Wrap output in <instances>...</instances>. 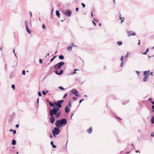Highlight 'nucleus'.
<instances>
[{
	"mask_svg": "<svg viewBox=\"0 0 154 154\" xmlns=\"http://www.w3.org/2000/svg\"><path fill=\"white\" fill-rule=\"evenodd\" d=\"M56 15L58 17H60V13L57 10L56 11Z\"/></svg>",
	"mask_w": 154,
	"mask_h": 154,
	"instance_id": "obj_15",
	"label": "nucleus"
},
{
	"mask_svg": "<svg viewBox=\"0 0 154 154\" xmlns=\"http://www.w3.org/2000/svg\"><path fill=\"white\" fill-rule=\"evenodd\" d=\"M123 62H122L121 64H120V66L121 67H122V66H123Z\"/></svg>",
	"mask_w": 154,
	"mask_h": 154,
	"instance_id": "obj_39",
	"label": "nucleus"
},
{
	"mask_svg": "<svg viewBox=\"0 0 154 154\" xmlns=\"http://www.w3.org/2000/svg\"><path fill=\"white\" fill-rule=\"evenodd\" d=\"M152 108L153 109H154V105H153L152 106Z\"/></svg>",
	"mask_w": 154,
	"mask_h": 154,
	"instance_id": "obj_57",
	"label": "nucleus"
},
{
	"mask_svg": "<svg viewBox=\"0 0 154 154\" xmlns=\"http://www.w3.org/2000/svg\"><path fill=\"white\" fill-rule=\"evenodd\" d=\"M136 72L137 73V75H139V73H140V72H139V71H136Z\"/></svg>",
	"mask_w": 154,
	"mask_h": 154,
	"instance_id": "obj_42",
	"label": "nucleus"
},
{
	"mask_svg": "<svg viewBox=\"0 0 154 154\" xmlns=\"http://www.w3.org/2000/svg\"><path fill=\"white\" fill-rule=\"evenodd\" d=\"M119 19L121 20V23H122L123 22L124 20V17H121V14L120 13H119Z\"/></svg>",
	"mask_w": 154,
	"mask_h": 154,
	"instance_id": "obj_13",
	"label": "nucleus"
},
{
	"mask_svg": "<svg viewBox=\"0 0 154 154\" xmlns=\"http://www.w3.org/2000/svg\"><path fill=\"white\" fill-rule=\"evenodd\" d=\"M58 101H59V103L61 104V103H63L64 100H58Z\"/></svg>",
	"mask_w": 154,
	"mask_h": 154,
	"instance_id": "obj_27",
	"label": "nucleus"
},
{
	"mask_svg": "<svg viewBox=\"0 0 154 154\" xmlns=\"http://www.w3.org/2000/svg\"><path fill=\"white\" fill-rule=\"evenodd\" d=\"M50 137L51 138H52L53 137V136L52 135H50Z\"/></svg>",
	"mask_w": 154,
	"mask_h": 154,
	"instance_id": "obj_54",
	"label": "nucleus"
},
{
	"mask_svg": "<svg viewBox=\"0 0 154 154\" xmlns=\"http://www.w3.org/2000/svg\"><path fill=\"white\" fill-rule=\"evenodd\" d=\"M11 87L12 88L14 89H15V85H14L13 84L12 85Z\"/></svg>",
	"mask_w": 154,
	"mask_h": 154,
	"instance_id": "obj_31",
	"label": "nucleus"
},
{
	"mask_svg": "<svg viewBox=\"0 0 154 154\" xmlns=\"http://www.w3.org/2000/svg\"><path fill=\"white\" fill-rule=\"evenodd\" d=\"M54 72L56 74L58 75L59 72H58V71L57 70H55L54 71Z\"/></svg>",
	"mask_w": 154,
	"mask_h": 154,
	"instance_id": "obj_35",
	"label": "nucleus"
},
{
	"mask_svg": "<svg viewBox=\"0 0 154 154\" xmlns=\"http://www.w3.org/2000/svg\"><path fill=\"white\" fill-rule=\"evenodd\" d=\"M10 131H13V130L12 129H10Z\"/></svg>",
	"mask_w": 154,
	"mask_h": 154,
	"instance_id": "obj_63",
	"label": "nucleus"
},
{
	"mask_svg": "<svg viewBox=\"0 0 154 154\" xmlns=\"http://www.w3.org/2000/svg\"><path fill=\"white\" fill-rule=\"evenodd\" d=\"M147 52H146V51L145 52H144L143 53V54H144V55H146V54Z\"/></svg>",
	"mask_w": 154,
	"mask_h": 154,
	"instance_id": "obj_46",
	"label": "nucleus"
},
{
	"mask_svg": "<svg viewBox=\"0 0 154 154\" xmlns=\"http://www.w3.org/2000/svg\"><path fill=\"white\" fill-rule=\"evenodd\" d=\"M59 128V127H55L54 129L52 130V132H54V133L57 134V135L59 134L60 132Z\"/></svg>",
	"mask_w": 154,
	"mask_h": 154,
	"instance_id": "obj_5",
	"label": "nucleus"
},
{
	"mask_svg": "<svg viewBox=\"0 0 154 154\" xmlns=\"http://www.w3.org/2000/svg\"><path fill=\"white\" fill-rule=\"evenodd\" d=\"M48 91H47V92H45V91H42V93L43 94H44V95H45L46 94H47V93H48Z\"/></svg>",
	"mask_w": 154,
	"mask_h": 154,
	"instance_id": "obj_24",
	"label": "nucleus"
},
{
	"mask_svg": "<svg viewBox=\"0 0 154 154\" xmlns=\"http://www.w3.org/2000/svg\"><path fill=\"white\" fill-rule=\"evenodd\" d=\"M49 104L51 107H53L55 106V105H54V104L52 103L51 102H49Z\"/></svg>",
	"mask_w": 154,
	"mask_h": 154,
	"instance_id": "obj_20",
	"label": "nucleus"
},
{
	"mask_svg": "<svg viewBox=\"0 0 154 154\" xmlns=\"http://www.w3.org/2000/svg\"><path fill=\"white\" fill-rule=\"evenodd\" d=\"M78 70V69H74V71L72 73H71V74L73 75V74H75L76 73V71H77V70Z\"/></svg>",
	"mask_w": 154,
	"mask_h": 154,
	"instance_id": "obj_23",
	"label": "nucleus"
},
{
	"mask_svg": "<svg viewBox=\"0 0 154 154\" xmlns=\"http://www.w3.org/2000/svg\"><path fill=\"white\" fill-rule=\"evenodd\" d=\"M39 63H42V59H39Z\"/></svg>",
	"mask_w": 154,
	"mask_h": 154,
	"instance_id": "obj_32",
	"label": "nucleus"
},
{
	"mask_svg": "<svg viewBox=\"0 0 154 154\" xmlns=\"http://www.w3.org/2000/svg\"><path fill=\"white\" fill-rule=\"evenodd\" d=\"M150 74L152 75V76H153V72H150Z\"/></svg>",
	"mask_w": 154,
	"mask_h": 154,
	"instance_id": "obj_52",
	"label": "nucleus"
},
{
	"mask_svg": "<svg viewBox=\"0 0 154 154\" xmlns=\"http://www.w3.org/2000/svg\"><path fill=\"white\" fill-rule=\"evenodd\" d=\"M55 121L54 117L53 116L51 117L50 119V121L51 123L53 124L54 123Z\"/></svg>",
	"mask_w": 154,
	"mask_h": 154,
	"instance_id": "obj_12",
	"label": "nucleus"
},
{
	"mask_svg": "<svg viewBox=\"0 0 154 154\" xmlns=\"http://www.w3.org/2000/svg\"><path fill=\"white\" fill-rule=\"evenodd\" d=\"M71 92L73 94L75 95L76 96H79V95L78 94V91L75 89H73L71 90Z\"/></svg>",
	"mask_w": 154,
	"mask_h": 154,
	"instance_id": "obj_7",
	"label": "nucleus"
},
{
	"mask_svg": "<svg viewBox=\"0 0 154 154\" xmlns=\"http://www.w3.org/2000/svg\"><path fill=\"white\" fill-rule=\"evenodd\" d=\"M60 109L56 107H54L52 109L50 110V114L51 117L53 116L54 115H55V118H58L61 114V112H58Z\"/></svg>",
	"mask_w": 154,
	"mask_h": 154,
	"instance_id": "obj_1",
	"label": "nucleus"
},
{
	"mask_svg": "<svg viewBox=\"0 0 154 154\" xmlns=\"http://www.w3.org/2000/svg\"><path fill=\"white\" fill-rule=\"evenodd\" d=\"M53 133V136H54V137L55 138H56V135H57V134H55L54 133V132L53 133Z\"/></svg>",
	"mask_w": 154,
	"mask_h": 154,
	"instance_id": "obj_38",
	"label": "nucleus"
},
{
	"mask_svg": "<svg viewBox=\"0 0 154 154\" xmlns=\"http://www.w3.org/2000/svg\"><path fill=\"white\" fill-rule=\"evenodd\" d=\"M56 56H55L53 58H51L50 60V62H52L56 58Z\"/></svg>",
	"mask_w": 154,
	"mask_h": 154,
	"instance_id": "obj_26",
	"label": "nucleus"
},
{
	"mask_svg": "<svg viewBox=\"0 0 154 154\" xmlns=\"http://www.w3.org/2000/svg\"><path fill=\"white\" fill-rule=\"evenodd\" d=\"M67 96V94L66 93L65 94L63 97V98Z\"/></svg>",
	"mask_w": 154,
	"mask_h": 154,
	"instance_id": "obj_40",
	"label": "nucleus"
},
{
	"mask_svg": "<svg viewBox=\"0 0 154 154\" xmlns=\"http://www.w3.org/2000/svg\"><path fill=\"white\" fill-rule=\"evenodd\" d=\"M92 127H90L89 129H88L87 131L88 132L89 134H90L92 131Z\"/></svg>",
	"mask_w": 154,
	"mask_h": 154,
	"instance_id": "obj_19",
	"label": "nucleus"
},
{
	"mask_svg": "<svg viewBox=\"0 0 154 154\" xmlns=\"http://www.w3.org/2000/svg\"><path fill=\"white\" fill-rule=\"evenodd\" d=\"M73 114H72L71 115V116L70 117H71V119H72V116H73Z\"/></svg>",
	"mask_w": 154,
	"mask_h": 154,
	"instance_id": "obj_56",
	"label": "nucleus"
},
{
	"mask_svg": "<svg viewBox=\"0 0 154 154\" xmlns=\"http://www.w3.org/2000/svg\"><path fill=\"white\" fill-rule=\"evenodd\" d=\"M29 14H30V16H31V17H32V12H29Z\"/></svg>",
	"mask_w": 154,
	"mask_h": 154,
	"instance_id": "obj_48",
	"label": "nucleus"
},
{
	"mask_svg": "<svg viewBox=\"0 0 154 154\" xmlns=\"http://www.w3.org/2000/svg\"><path fill=\"white\" fill-rule=\"evenodd\" d=\"M149 71V70L147 71H145L143 72V75H145L144 78L143 79V82H146L148 79L149 76V74H148V72Z\"/></svg>",
	"mask_w": 154,
	"mask_h": 154,
	"instance_id": "obj_4",
	"label": "nucleus"
},
{
	"mask_svg": "<svg viewBox=\"0 0 154 154\" xmlns=\"http://www.w3.org/2000/svg\"><path fill=\"white\" fill-rule=\"evenodd\" d=\"M63 70H61L60 72H59L58 75H60L63 73Z\"/></svg>",
	"mask_w": 154,
	"mask_h": 154,
	"instance_id": "obj_25",
	"label": "nucleus"
},
{
	"mask_svg": "<svg viewBox=\"0 0 154 154\" xmlns=\"http://www.w3.org/2000/svg\"><path fill=\"white\" fill-rule=\"evenodd\" d=\"M64 14L68 17H70L72 14L71 11L69 10H66L64 13Z\"/></svg>",
	"mask_w": 154,
	"mask_h": 154,
	"instance_id": "obj_6",
	"label": "nucleus"
},
{
	"mask_svg": "<svg viewBox=\"0 0 154 154\" xmlns=\"http://www.w3.org/2000/svg\"><path fill=\"white\" fill-rule=\"evenodd\" d=\"M79 9V8H76V11H78Z\"/></svg>",
	"mask_w": 154,
	"mask_h": 154,
	"instance_id": "obj_53",
	"label": "nucleus"
},
{
	"mask_svg": "<svg viewBox=\"0 0 154 154\" xmlns=\"http://www.w3.org/2000/svg\"><path fill=\"white\" fill-rule=\"evenodd\" d=\"M25 26H26V28L27 31L29 33L31 34V32L29 30V29L28 27V26H27V23H25Z\"/></svg>",
	"mask_w": 154,
	"mask_h": 154,
	"instance_id": "obj_14",
	"label": "nucleus"
},
{
	"mask_svg": "<svg viewBox=\"0 0 154 154\" xmlns=\"http://www.w3.org/2000/svg\"><path fill=\"white\" fill-rule=\"evenodd\" d=\"M68 105L69 106H71V102H69V103Z\"/></svg>",
	"mask_w": 154,
	"mask_h": 154,
	"instance_id": "obj_41",
	"label": "nucleus"
},
{
	"mask_svg": "<svg viewBox=\"0 0 154 154\" xmlns=\"http://www.w3.org/2000/svg\"><path fill=\"white\" fill-rule=\"evenodd\" d=\"M64 63L62 62H60L56 64L54 66V68L55 69H60L61 67L63 65Z\"/></svg>",
	"mask_w": 154,
	"mask_h": 154,
	"instance_id": "obj_3",
	"label": "nucleus"
},
{
	"mask_svg": "<svg viewBox=\"0 0 154 154\" xmlns=\"http://www.w3.org/2000/svg\"><path fill=\"white\" fill-rule=\"evenodd\" d=\"M146 52H148L149 51V49L148 48H147L146 50Z\"/></svg>",
	"mask_w": 154,
	"mask_h": 154,
	"instance_id": "obj_44",
	"label": "nucleus"
},
{
	"mask_svg": "<svg viewBox=\"0 0 154 154\" xmlns=\"http://www.w3.org/2000/svg\"><path fill=\"white\" fill-rule=\"evenodd\" d=\"M131 31H127V32L128 33V37H130L131 36V35H136V34L135 33L133 32L131 33Z\"/></svg>",
	"mask_w": 154,
	"mask_h": 154,
	"instance_id": "obj_9",
	"label": "nucleus"
},
{
	"mask_svg": "<svg viewBox=\"0 0 154 154\" xmlns=\"http://www.w3.org/2000/svg\"><path fill=\"white\" fill-rule=\"evenodd\" d=\"M67 123V120L65 119H63L60 120H58L56 121L55 125L58 127H61L65 125Z\"/></svg>",
	"mask_w": 154,
	"mask_h": 154,
	"instance_id": "obj_2",
	"label": "nucleus"
},
{
	"mask_svg": "<svg viewBox=\"0 0 154 154\" xmlns=\"http://www.w3.org/2000/svg\"><path fill=\"white\" fill-rule=\"evenodd\" d=\"M54 104L58 107H57L59 109L62 107V105L59 103L58 101L57 102H55Z\"/></svg>",
	"mask_w": 154,
	"mask_h": 154,
	"instance_id": "obj_10",
	"label": "nucleus"
},
{
	"mask_svg": "<svg viewBox=\"0 0 154 154\" xmlns=\"http://www.w3.org/2000/svg\"><path fill=\"white\" fill-rule=\"evenodd\" d=\"M59 88L60 89H61V90H64L65 89H64V88L63 87H60H60H59Z\"/></svg>",
	"mask_w": 154,
	"mask_h": 154,
	"instance_id": "obj_28",
	"label": "nucleus"
},
{
	"mask_svg": "<svg viewBox=\"0 0 154 154\" xmlns=\"http://www.w3.org/2000/svg\"><path fill=\"white\" fill-rule=\"evenodd\" d=\"M70 111V109L68 107L66 106L65 108V112L66 113H69Z\"/></svg>",
	"mask_w": 154,
	"mask_h": 154,
	"instance_id": "obj_11",
	"label": "nucleus"
},
{
	"mask_svg": "<svg viewBox=\"0 0 154 154\" xmlns=\"http://www.w3.org/2000/svg\"><path fill=\"white\" fill-rule=\"evenodd\" d=\"M151 103L152 104L154 105V101L151 102Z\"/></svg>",
	"mask_w": 154,
	"mask_h": 154,
	"instance_id": "obj_59",
	"label": "nucleus"
},
{
	"mask_svg": "<svg viewBox=\"0 0 154 154\" xmlns=\"http://www.w3.org/2000/svg\"><path fill=\"white\" fill-rule=\"evenodd\" d=\"M70 45L71 46H68L67 48V50L69 51H72V48L73 46H75L74 45L73 43H72Z\"/></svg>",
	"mask_w": 154,
	"mask_h": 154,
	"instance_id": "obj_8",
	"label": "nucleus"
},
{
	"mask_svg": "<svg viewBox=\"0 0 154 154\" xmlns=\"http://www.w3.org/2000/svg\"><path fill=\"white\" fill-rule=\"evenodd\" d=\"M42 28L44 29L45 28V26L44 24H43L42 25Z\"/></svg>",
	"mask_w": 154,
	"mask_h": 154,
	"instance_id": "obj_34",
	"label": "nucleus"
},
{
	"mask_svg": "<svg viewBox=\"0 0 154 154\" xmlns=\"http://www.w3.org/2000/svg\"><path fill=\"white\" fill-rule=\"evenodd\" d=\"M151 122L152 124H153L154 123V117H153L151 120Z\"/></svg>",
	"mask_w": 154,
	"mask_h": 154,
	"instance_id": "obj_21",
	"label": "nucleus"
},
{
	"mask_svg": "<svg viewBox=\"0 0 154 154\" xmlns=\"http://www.w3.org/2000/svg\"><path fill=\"white\" fill-rule=\"evenodd\" d=\"M93 13H92V12H91V16L93 17Z\"/></svg>",
	"mask_w": 154,
	"mask_h": 154,
	"instance_id": "obj_60",
	"label": "nucleus"
},
{
	"mask_svg": "<svg viewBox=\"0 0 154 154\" xmlns=\"http://www.w3.org/2000/svg\"><path fill=\"white\" fill-rule=\"evenodd\" d=\"M128 56V53L127 52L125 56V58L127 57Z\"/></svg>",
	"mask_w": 154,
	"mask_h": 154,
	"instance_id": "obj_36",
	"label": "nucleus"
},
{
	"mask_svg": "<svg viewBox=\"0 0 154 154\" xmlns=\"http://www.w3.org/2000/svg\"><path fill=\"white\" fill-rule=\"evenodd\" d=\"M99 26H101V23H99Z\"/></svg>",
	"mask_w": 154,
	"mask_h": 154,
	"instance_id": "obj_62",
	"label": "nucleus"
},
{
	"mask_svg": "<svg viewBox=\"0 0 154 154\" xmlns=\"http://www.w3.org/2000/svg\"><path fill=\"white\" fill-rule=\"evenodd\" d=\"M83 100H83V99H82L81 100L79 101V103H81L82 102V101H83Z\"/></svg>",
	"mask_w": 154,
	"mask_h": 154,
	"instance_id": "obj_43",
	"label": "nucleus"
},
{
	"mask_svg": "<svg viewBox=\"0 0 154 154\" xmlns=\"http://www.w3.org/2000/svg\"><path fill=\"white\" fill-rule=\"evenodd\" d=\"M38 100H39V99H38V98L37 99V102L38 103V102H39Z\"/></svg>",
	"mask_w": 154,
	"mask_h": 154,
	"instance_id": "obj_64",
	"label": "nucleus"
},
{
	"mask_svg": "<svg viewBox=\"0 0 154 154\" xmlns=\"http://www.w3.org/2000/svg\"><path fill=\"white\" fill-rule=\"evenodd\" d=\"M92 22L93 23V24H94V26L96 25V23H95V22L94 21H92Z\"/></svg>",
	"mask_w": 154,
	"mask_h": 154,
	"instance_id": "obj_51",
	"label": "nucleus"
},
{
	"mask_svg": "<svg viewBox=\"0 0 154 154\" xmlns=\"http://www.w3.org/2000/svg\"><path fill=\"white\" fill-rule=\"evenodd\" d=\"M59 59L60 60H63V59L64 58V57L62 55H59Z\"/></svg>",
	"mask_w": 154,
	"mask_h": 154,
	"instance_id": "obj_18",
	"label": "nucleus"
},
{
	"mask_svg": "<svg viewBox=\"0 0 154 154\" xmlns=\"http://www.w3.org/2000/svg\"><path fill=\"white\" fill-rule=\"evenodd\" d=\"M38 95L39 96H42V94L40 92H38Z\"/></svg>",
	"mask_w": 154,
	"mask_h": 154,
	"instance_id": "obj_30",
	"label": "nucleus"
},
{
	"mask_svg": "<svg viewBox=\"0 0 154 154\" xmlns=\"http://www.w3.org/2000/svg\"><path fill=\"white\" fill-rule=\"evenodd\" d=\"M123 57H124L123 56H122L120 58V60L122 61V62H123Z\"/></svg>",
	"mask_w": 154,
	"mask_h": 154,
	"instance_id": "obj_37",
	"label": "nucleus"
},
{
	"mask_svg": "<svg viewBox=\"0 0 154 154\" xmlns=\"http://www.w3.org/2000/svg\"><path fill=\"white\" fill-rule=\"evenodd\" d=\"M16 143V140L13 139L12 141V144L13 145H15Z\"/></svg>",
	"mask_w": 154,
	"mask_h": 154,
	"instance_id": "obj_17",
	"label": "nucleus"
},
{
	"mask_svg": "<svg viewBox=\"0 0 154 154\" xmlns=\"http://www.w3.org/2000/svg\"><path fill=\"white\" fill-rule=\"evenodd\" d=\"M117 43L119 46L121 45L122 44V42L121 41L118 42Z\"/></svg>",
	"mask_w": 154,
	"mask_h": 154,
	"instance_id": "obj_22",
	"label": "nucleus"
},
{
	"mask_svg": "<svg viewBox=\"0 0 154 154\" xmlns=\"http://www.w3.org/2000/svg\"><path fill=\"white\" fill-rule=\"evenodd\" d=\"M26 74L25 71V70H23L22 71V74L23 75H25Z\"/></svg>",
	"mask_w": 154,
	"mask_h": 154,
	"instance_id": "obj_33",
	"label": "nucleus"
},
{
	"mask_svg": "<svg viewBox=\"0 0 154 154\" xmlns=\"http://www.w3.org/2000/svg\"><path fill=\"white\" fill-rule=\"evenodd\" d=\"M114 2V4L115 5V3H116V2H115V0H113Z\"/></svg>",
	"mask_w": 154,
	"mask_h": 154,
	"instance_id": "obj_61",
	"label": "nucleus"
},
{
	"mask_svg": "<svg viewBox=\"0 0 154 154\" xmlns=\"http://www.w3.org/2000/svg\"><path fill=\"white\" fill-rule=\"evenodd\" d=\"M72 99L75 100H77V98L76 97H74Z\"/></svg>",
	"mask_w": 154,
	"mask_h": 154,
	"instance_id": "obj_45",
	"label": "nucleus"
},
{
	"mask_svg": "<svg viewBox=\"0 0 154 154\" xmlns=\"http://www.w3.org/2000/svg\"><path fill=\"white\" fill-rule=\"evenodd\" d=\"M148 100H149V101H151L152 100V98H149Z\"/></svg>",
	"mask_w": 154,
	"mask_h": 154,
	"instance_id": "obj_55",
	"label": "nucleus"
},
{
	"mask_svg": "<svg viewBox=\"0 0 154 154\" xmlns=\"http://www.w3.org/2000/svg\"><path fill=\"white\" fill-rule=\"evenodd\" d=\"M81 5H82V6L83 8H85V4H84L83 3H82Z\"/></svg>",
	"mask_w": 154,
	"mask_h": 154,
	"instance_id": "obj_29",
	"label": "nucleus"
},
{
	"mask_svg": "<svg viewBox=\"0 0 154 154\" xmlns=\"http://www.w3.org/2000/svg\"><path fill=\"white\" fill-rule=\"evenodd\" d=\"M19 127V125L18 124H17L16 125V127L17 128H18Z\"/></svg>",
	"mask_w": 154,
	"mask_h": 154,
	"instance_id": "obj_50",
	"label": "nucleus"
},
{
	"mask_svg": "<svg viewBox=\"0 0 154 154\" xmlns=\"http://www.w3.org/2000/svg\"><path fill=\"white\" fill-rule=\"evenodd\" d=\"M140 40L139 39L138 40V45H140Z\"/></svg>",
	"mask_w": 154,
	"mask_h": 154,
	"instance_id": "obj_49",
	"label": "nucleus"
},
{
	"mask_svg": "<svg viewBox=\"0 0 154 154\" xmlns=\"http://www.w3.org/2000/svg\"><path fill=\"white\" fill-rule=\"evenodd\" d=\"M51 144L52 145V147L54 148H55L57 147V146H55V145L54 144V143L53 141H51Z\"/></svg>",
	"mask_w": 154,
	"mask_h": 154,
	"instance_id": "obj_16",
	"label": "nucleus"
},
{
	"mask_svg": "<svg viewBox=\"0 0 154 154\" xmlns=\"http://www.w3.org/2000/svg\"><path fill=\"white\" fill-rule=\"evenodd\" d=\"M13 133H14V134H15L16 133V130H13Z\"/></svg>",
	"mask_w": 154,
	"mask_h": 154,
	"instance_id": "obj_47",
	"label": "nucleus"
},
{
	"mask_svg": "<svg viewBox=\"0 0 154 154\" xmlns=\"http://www.w3.org/2000/svg\"><path fill=\"white\" fill-rule=\"evenodd\" d=\"M136 153L140 152V151H138V150H136Z\"/></svg>",
	"mask_w": 154,
	"mask_h": 154,
	"instance_id": "obj_58",
	"label": "nucleus"
}]
</instances>
